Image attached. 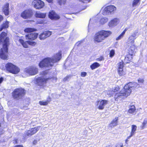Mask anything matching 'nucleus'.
<instances>
[{
  "instance_id": "nucleus-1",
  "label": "nucleus",
  "mask_w": 147,
  "mask_h": 147,
  "mask_svg": "<svg viewBox=\"0 0 147 147\" xmlns=\"http://www.w3.org/2000/svg\"><path fill=\"white\" fill-rule=\"evenodd\" d=\"M139 85L135 82H130L125 85L123 89L121 90L119 93H116L115 95L114 98L115 100L117 99L123 97H127L131 94L133 88L139 87Z\"/></svg>"
},
{
  "instance_id": "nucleus-2",
  "label": "nucleus",
  "mask_w": 147,
  "mask_h": 147,
  "mask_svg": "<svg viewBox=\"0 0 147 147\" xmlns=\"http://www.w3.org/2000/svg\"><path fill=\"white\" fill-rule=\"evenodd\" d=\"M6 36L7 34L4 32L0 35V44H3V48L0 50V57L3 59H6L8 57V47L9 44V38Z\"/></svg>"
},
{
  "instance_id": "nucleus-48",
  "label": "nucleus",
  "mask_w": 147,
  "mask_h": 147,
  "mask_svg": "<svg viewBox=\"0 0 147 147\" xmlns=\"http://www.w3.org/2000/svg\"><path fill=\"white\" fill-rule=\"evenodd\" d=\"M104 58L102 57H100L98 58H97V60L98 61H101L102 60H104Z\"/></svg>"
},
{
  "instance_id": "nucleus-17",
  "label": "nucleus",
  "mask_w": 147,
  "mask_h": 147,
  "mask_svg": "<svg viewBox=\"0 0 147 147\" xmlns=\"http://www.w3.org/2000/svg\"><path fill=\"white\" fill-rule=\"evenodd\" d=\"M131 131L130 133V135L127 137V139L130 138L131 137L134 136L136 133V131L137 130V127L136 125H133L131 126Z\"/></svg>"
},
{
  "instance_id": "nucleus-43",
  "label": "nucleus",
  "mask_w": 147,
  "mask_h": 147,
  "mask_svg": "<svg viewBox=\"0 0 147 147\" xmlns=\"http://www.w3.org/2000/svg\"><path fill=\"white\" fill-rule=\"evenodd\" d=\"M71 76H68L65 78L63 80L64 81H66L68 80L69 78H70Z\"/></svg>"
},
{
  "instance_id": "nucleus-16",
  "label": "nucleus",
  "mask_w": 147,
  "mask_h": 147,
  "mask_svg": "<svg viewBox=\"0 0 147 147\" xmlns=\"http://www.w3.org/2000/svg\"><path fill=\"white\" fill-rule=\"evenodd\" d=\"M9 3H6L3 7L2 11L6 16L8 15L9 13Z\"/></svg>"
},
{
  "instance_id": "nucleus-36",
  "label": "nucleus",
  "mask_w": 147,
  "mask_h": 147,
  "mask_svg": "<svg viewBox=\"0 0 147 147\" xmlns=\"http://www.w3.org/2000/svg\"><path fill=\"white\" fill-rule=\"evenodd\" d=\"M66 0H58V2L60 5L64 4L66 2Z\"/></svg>"
},
{
  "instance_id": "nucleus-13",
  "label": "nucleus",
  "mask_w": 147,
  "mask_h": 147,
  "mask_svg": "<svg viewBox=\"0 0 147 147\" xmlns=\"http://www.w3.org/2000/svg\"><path fill=\"white\" fill-rule=\"evenodd\" d=\"M124 67V63L122 61H121L118 64V71L120 76L123 74V68Z\"/></svg>"
},
{
  "instance_id": "nucleus-4",
  "label": "nucleus",
  "mask_w": 147,
  "mask_h": 147,
  "mask_svg": "<svg viewBox=\"0 0 147 147\" xmlns=\"http://www.w3.org/2000/svg\"><path fill=\"white\" fill-rule=\"evenodd\" d=\"M111 34L110 31L102 30L97 32L95 34L94 40L95 43H100L108 36Z\"/></svg>"
},
{
  "instance_id": "nucleus-18",
  "label": "nucleus",
  "mask_w": 147,
  "mask_h": 147,
  "mask_svg": "<svg viewBox=\"0 0 147 147\" xmlns=\"http://www.w3.org/2000/svg\"><path fill=\"white\" fill-rule=\"evenodd\" d=\"M119 21L118 19L115 18L112 20L109 24V26H114L116 25L119 22Z\"/></svg>"
},
{
  "instance_id": "nucleus-49",
  "label": "nucleus",
  "mask_w": 147,
  "mask_h": 147,
  "mask_svg": "<svg viewBox=\"0 0 147 147\" xmlns=\"http://www.w3.org/2000/svg\"><path fill=\"white\" fill-rule=\"evenodd\" d=\"M48 73V71H45L42 73V75L43 76L45 75L46 74H47Z\"/></svg>"
},
{
  "instance_id": "nucleus-54",
  "label": "nucleus",
  "mask_w": 147,
  "mask_h": 147,
  "mask_svg": "<svg viewBox=\"0 0 147 147\" xmlns=\"http://www.w3.org/2000/svg\"><path fill=\"white\" fill-rule=\"evenodd\" d=\"M81 42V41H79V42H78L77 43H76V44H77L78 43V46L79 45V44H80V43Z\"/></svg>"
},
{
  "instance_id": "nucleus-38",
  "label": "nucleus",
  "mask_w": 147,
  "mask_h": 147,
  "mask_svg": "<svg viewBox=\"0 0 147 147\" xmlns=\"http://www.w3.org/2000/svg\"><path fill=\"white\" fill-rule=\"evenodd\" d=\"M36 4L37 0H34V1L32 2V5L34 8H36V9H37L36 8L37 7Z\"/></svg>"
},
{
  "instance_id": "nucleus-55",
  "label": "nucleus",
  "mask_w": 147,
  "mask_h": 147,
  "mask_svg": "<svg viewBox=\"0 0 147 147\" xmlns=\"http://www.w3.org/2000/svg\"><path fill=\"white\" fill-rule=\"evenodd\" d=\"M128 59V57H125V60H127Z\"/></svg>"
},
{
  "instance_id": "nucleus-52",
  "label": "nucleus",
  "mask_w": 147,
  "mask_h": 147,
  "mask_svg": "<svg viewBox=\"0 0 147 147\" xmlns=\"http://www.w3.org/2000/svg\"><path fill=\"white\" fill-rule=\"evenodd\" d=\"M38 19H37V23H39V24H42V23H43V21L39 22H38Z\"/></svg>"
},
{
  "instance_id": "nucleus-31",
  "label": "nucleus",
  "mask_w": 147,
  "mask_h": 147,
  "mask_svg": "<svg viewBox=\"0 0 147 147\" xmlns=\"http://www.w3.org/2000/svg\"><path fill=\"white\" fill-rule=\"evenodd\" d=\"M108 21L107 19L105 18H102L100 21V23L101 24H103L106 22Z\"/></svg>"
},
{
  "instance_id": "nucleus-22",
  "label": "nucleus",
  "mask_w": 147,
  "mask_h": 147,
  "mask_svg": "<svg viewBox=\"0 0 147 147\" xmlns=\"http://www.w3.org/2000/svg\"><path fill=\"white\" fill-rule=\"evenodd\" d=\"M8 24L9 22L7 21H6L5 23H3L1 26L0 31H1L3 29L8 28L9 27Z\"/></svg>"
},
{
  "instance_id": "nucleus-37",
  "label": "nucleus",
  "mask_w": 147,
  "mask_h": 147,
  "mask_svg": "<svg viewBox=\"0 0 147 147\" xmlns=\"http://www.w3.org/2000/svg\"><path fill=\"white\" fill-rule=\"evenodd\" d=\"M115 54V51L114 50H112L110 53V57H113Z\"/></svg>"
},
{
  "instance_id": "nucleus-29",
  "label": "nucleus",
  "mask_w": 147,
  "mask_h": 147,
  "mask_svg": "<svg viewBox=\"0 0 147 147\" xmlns=\"http://www.w3.org/2000/svg\"><path fill=\"white\" fill-rule=\"evenodd\" d=\"M46 16V14L41 13H37V18H44Z\"/></svg>"
},
{
  "instance_id": "nucleus-45",
  "label": "nucleus",
  "mask_w": 147,
  "mask_h": 147,
  "mask_svg": "<svg viewBox=\"0 0 147 147\" xmlns=\"http://www.w3.org/2000/svg\"><path fill=\"white\" fill-rule=\"evenodd\" d=\"M31 130H28L27 132H26V134L28 136H30L32 135V134H31Z\"/></svg>"
},
{
  "instance_id": "nucleus-5",
  "label": "nucleus",
  "mask_w": 147,
  "mask_h": 147,
  "mask_svg": "<svg viewBox=\"0 0 147 147\" xmlns=\"http://www.w3.org/2000/svg\"><path fill=\"white\" fill-rule=\"evenodd\" d=\"M135 39L132 37L130 36L128 38L126 44L128 47H129V52L130 54L132 55L134 52L135 49V46L134 45V40Z\"/></svg>"
},
{
  "instance_id": "nucleus-59",
  "label": "nucleus",
  "mask_w": 147,
  "mask_h": 147,
  "mask_svg": "<svg viewBox=\"0 0 147 147\" xmlns=\"http://www.w3.org/2000/svg\"><path fill=\"white\" fill-rule=\"evenodd\" d=\"M35 81H36V82H37V79H36Z\"/></svg>"
},
{
  "instance_id": "nucleus-28",
  "label": "nucleus",
  "mask_w": 147,
  "mask_h": 147,
  "mask_svg": "<svg viewBox=\"0 0 147 147\" xmlns=\"http://www.w3.org/2000/svg\"><path fill=\"white\" fill-rule=\"evenodd\" d=\"M35 29L34 28H26L24 30V31L26 32H33L34 31H35Z\"/></svg>"
},
{
  "instance_id": "nucleus-47",
  "label": "nucleus",
  "mask_w": 147,
  "mask_h": 147,
  "mask_svg": "<svg viewBox=\"0 0 147 147\" xmlns=\"http://www.w3.org/2000/svg\"><path fill=\"white\" fill-rule=\"evenodd\" d=\"M4 79L3 77H1L0 78V86H1V83L4 81Z\"/></svg>"
},
{
  "instance_id": "nucleus-35",
  "label": "nucleus",
  "mask_w": 147,
  "mask_h": 147,
  "mask_svg": "<svg viewBox=\"0 0 147 147\" xmlns=\"http://www.w3.org/2000/svg\"><path fill=\"white\" fill-rule=\"evenodd\" d=\"M39 38L40 40L44 39L46 38L45 36V34L44 32H43L41 34H40L39 35Z\"/></svg>"
},
{
  "instance_id": "nucleus-39",
  "label": "nucleus",
  "mask_w": 147,
  "mask_h": 147,
  "mask_svg": "<svg viewBox=\"0 0 147 147\" xmlns=\"http://www.w3.org/2000/svg\"><path fill=\"white\" fill-rule=\"evenodd\" d=\"M31 134L32 135L35 133L37 132V129L36 128H33L31 129Z\"/></svg>"
},
{
  "instance_id": "nucleus-6",
  "label": "nucleus",
  "mask_w": 147,
  "mask_h": 147,
  "mask_svg": "<svg viewBox=\"0 0 147 147\" xmlns=\"http://www.w3.org/2000/svg\"><path fill=\"white\" fill-rule=\"evenodd\" d=\"M25 94V90L21 88L15 89L12 93L14 98L18 99L21 98Z\"/></svg>"
},
{
  "instance_id": "nucleus-30",
  "label": "nucleus",
  "mask_w": 147,
  "mask_h": 147,
  "mask_svg": "<svg viewBox=\"0 0 147 147\" xmlns=\"http://www.w3.org/2000/svg\"><path fill=\"white\" fill-rule=\"evenodd\" d=\"M44 33L45 34L46 38L49 37L51 34V32L49 31L44 32Z\"/></svg>"
},
{
  "instance_id": "nucleus-41",
  "label": "nucleus",
  "mask_w": 147,
  "mask_h": 147,
  "mask_svg": "<svg viewBox=\"0 0 147 147\" xmlns=\"http://www.w3.org/2000/svg\"><path fill=\"white\" fill-rule=\"evenodd\" d=\"M139 83L142 84L144 82V80L143 78H139L138 80Z\"/></svg>"
},
{
  "instance_id": "nucleus-51",
  "label": "nucleus",
  "mask_w": 147,
  "mask_h": 147,
  "mask_svg": "<svg viewBox=\"0 0 147 147\" xmlns=\"http://www.w3.org/2000/svg\"><path fill=\"white\" fill-rule=\"evenodd\" d=\"M15 147H23L21 145H18L16 146Z\"/></svg>"
},
{
  "instance_id": "nucleus-9",
  "label": "nucleus",
  "mask_w": 147,
  "mask_h": 147,
  "mask_svg": "<svg viewBox=\"0 0 147 147\" xmlns=\"http://www.w3.org/2000/svg\"><path fill=\"white\" fill-rule=\"evenodd\" d=\"M36 67L35 65L30 66L25 69L24 71L29 75H34L36 74Z\"/></svg>"
},
{
  "instance_id": "nucleus-60",
  "label": "nucleus",
  "mask_w": 147,
  "mask_h": 147,
  "mask_svg": "<svg viewBox=\"0 0 147 147\" xmlns=\"http://www.w3.org/2000/svg\"><path fill=\"white\" fill-rule=\"evenodd\" d=\"M128 63V62H127V61L126 62V63Z\"/></svg>"
},
{
  "instance_id": "nucleus-19",
  "label": "nucleus",
  "mask_w": 147,
  "mask_h": 147,
  "mask_svg": "<svg viewBox=\"0 0 147 147\" xmlns=\"http://www.w3.org/2000/svg\"><path fill=\"white\" fill-rule=\"evenodd\" d=\"M119 90V88L118 87H116L115 88L114 91H108L106 92V94L109 96L110 97L113 95L115 92Z\"/></svg>"
},
{
  "instance_id": "nucleus-21",
  "label": "nucleus",
  "mask_w": 147,
  "mask_h": 147,
  "mask_svg": "<svg viewBox=\"0 0 147 147\" xmlns=\"http://www.w3.org/2000/svg\"><path fill=\"white\" fill-rule=\"evenodd\" d=\"M44 6L43 2L40 0H37V9H40L42 8Z\"/></svg>"
},
{
  "instance_id": "nucleus-12",
  "label": "nucleus",
  "mask_w": 147,
  "mask_h": 147,
  "mask_svg": "<svg viewBox=\"0 0 147 147\" xmlns=\"http://www.w3.org/2000/svg\"><path fill=\"white\" fill-rule=\"evenodd\" d=\"M32 15V11L29 10L24 11L21 14V16L23 18L27 19L31 17Z\"/></svg>"
},
{
  "instance_id": "nucleus-50",
  "label": "nucleus",
  "mask_w": 147,
  "mask_h": 147,
  "mask_svg": "<svg viewBox=\"0 0 147 147\" xmlns=\"http://www.w3.org/2000/svg\"><path fill=\"white\" fill-rule=\"evenodd\" d=\"M3 17L2 15H0V22L3 20Z\"/></svg>"
},
{
  "instance_id": "nucleus-15",
  "label": "nucleus",
  "mask_w": 147,
  "mask_h": 147,
  "mask_svg": "<svg viewBox=\"0 0 147 147\" xmlns=\"http://www.w3.org/2000/svg\"><path fill=\"white\" fill-rule=\"evenodd\" d=\"M26 39H29L31 40H34L37 38V33H32L26 35Z\"/></svg>"
},
{
  "instance_id": "nucleus-26",
  "label": "nucleus",
  "mask_w": 147,
  "mask_h": 147,
  "mask_svg": "<svg viewBox=\"0 0 147 147\" xmlns=\"http://www.w3.org/2000/svg\"><path fill=\"white\" fill-rule=\"evenodd\" d=\"M135 107L134 105L131 106L128 110V113H133L135 111Z\"/></svg>"
},
{
  "instance_id": "nucleus-44",
  "label": "nucleus",
  "mask_w": 147,
  "mask_h": 147,
  "mask_svg": "<svg viewBox=\"0 0 147 147\" xmlns=\"http://www.w3.org/2000/svg\"><path fill=\"white\" fill-rule=\"evenodd\" d=\"M87 75V73L86 72H83L81 73V76L82 77H85Z\"/></svg>"
},
{
  "instance_id": "nucleus-10",
  "label": "nucleus",
  "mask_w": 147,
  "mask_h": 147,
  "mask_svg": "<svg viewBox=\"0 0 147 147\" xmlns=\"http://www.w3.org/2000/svg\"><path fill=\"white\" fill-rule=\"evenodd\" d=\"M108 103V101L105 100H102L101 101H98L96 102V105L98 108L100 110L104 109L105 106Z\"/></svg>"
},
{
  "instance_id": "nucleus-42",
  "label": "nucleus",
  "mask_w": 147,
  "mask_h": 147,
  "mask_svg": "<svg viewBox=\"0 0 147 147\" xmlns=\"http://www.w3.org/2000/svg\"><path fill=\"white\" fill-rule=\"evenodd\" d=\"M91 0H79L80 1L84 3H87L90 2Z\"/></svg>"
},
{
  "instance_id": "nucleus-56",
  "label": "nucleus",
  "mask_w": 147,
  "mask_h": 147,
  "mask_svg": "<svg viewBox=\"0 0 147 147\" xmlns=\"http://www.w3.org/2000/svg\"><path fill=\"white\" fill-rule=\"evenodd\" d=\"M3 133V132L2 131H0V135H1Z\"/></svg>"
},
{
  "instance_id": "nucleus-8",
  "label": "nucleus",
  "mask_w": 147,
  "mask_h": 147,
  "mask_svg": "<svg viewBox=\"0 0 147 147\" xmlns=\"http://www.w3.org/2000/svg\"><path fill=\"white\" fill-rule=\"evenodd\" d=\"M16 42V43L18 42H20L23 47L25 48H28L29 45L34 46L36 44V43L34 41H26L24 42L22 39L20 38L19 37H18L17 39Z\"/></svg>"
},
{
  "instance_id": "nucleus-20",
  "label": "nucleus",
  "mask_w": 147,
  "mask_h": 147,
  "mask_svg": "<svg viewBox=\"0 0 147 147\" xmlns=\"http://www.w3.org/2000/svg\"><path fill=\"white\" fill-rule=\"evenodd\" d=\"M118 117H116L111 122L110 124V126L111 127H114L117 125Z\"/></svg>"
},
{
  "instance_id": "nucleus-61",
  "label": "nucleus",
  "mask_w": 147,
  "mask_h": 147,
  "mask_svg": "<svg viewBox=\"0 0 147 147\" xmlns=\"http://www.w3.org/2000/svg\"><path fill=\"white\" fill-rule=\"evenodd\" d=\"M35 141H34V142H33V143H34V142H35Z\"/></svg>"
},
{
  "instance_id": "nucleus-34",
  "label": "nucleus",
  "mask_w": 147,
  "mask_h": 147,
  "mask_svg": "<svg viewBox=\"0 0 147 147\" xmlns=\"http://www.w3.org/2000/svg\"><path fill=\"white\" fill-rule=\"evenodd\" d=\"M140 1V0H134L132 4L133 6L135 7L136 6Z\"/></svg>"
},
{
  "instance_id": "nucleus-14",
  "label": "nucleus",
  "mask_w": 147,
  "mask_h": 147,
  "mask_svg": "<svg viewBox=\"0 0 147 147\" xmlns=\"http://www.w3.org/2000/svg\"><path fill=\"white\" fill-rule=\"evenodd\" d=\"M49 79V78H38V79H37V85L38 86H42L44 84L46 83Z\"/></svg>"
},
{
  "instance_id": "nucleus-57",
  "label": "nucleus",
  "mask_w": 147,
  "mask_h": 147,
  "mask_svg": "<svg viewBox=\"0 0 147 147\" xmlns=\"http://www.w3.org/2000/svg\"><path fill=\"white\" fill-rule=\"evenodd\" d=\"M35 16L36 17H37V13L36 12L35 14Z\"/></svg>"
},
{
  "instance_id": "nucleus-32",
  "label": "nucleus",
  "mask_w": 147,
  "mask_h": 147,
  "mask_svg": "<svg viewBox=\"0 0 147 147\" xmlns=\"http://www.w3.org/2000/svg\"><path fill=\"white\" fill-rule=\"evenodd\" d=\"M147 123V119L145 118L144 120V121L142 123V129H144L145 127V125Z\"/></svg>"
},
{
  "instance_id": "nucleus-58",
  "label": "nucleus",
  "mask_w": 147,
  "mask_h": 147,
  "mask_svg": "<svg viewBox=\"0 0 147 147\" xmlns=\"http://www.w3.org/2000/svg\"><path fill=\"white\" fill-rule=\"evenodd\" d=\"M86 8V6H85L84 7V8L83 9H85Z\"/></svg>"
},
{
  "instance_id": "nucleus-3",
  "label": "nucleus",
  "mask_w": 147,
  "mask_h": 147,
  "mask_svg": "<svg viewBox=\"0 0 147 147\" xmlns=\"http://www.w3.org/2000/svg\"><path fill=\"white\" fill-rule=\"evenodd\" d=\"M61 58V54L59 52L54 55L51 58H45L39 63V66L41 68L50 67L54 65V63L59 61Z\"/></svg>"
},
{
  "instance_id": "nucleus-27",
  "label": "nucleus",
  "mask_w": 147,
  "mask_h": 147,
  "mask_svg": "<svg viewBox=\"0 0 147 147\" xmlns=\"http://www.w3.org/2000/svg\"><path fill=\"white\" fill-rule=\"evenodd\" d=\"M102 13L103 15H109L110 13H111L109 11V10L106 7L103 10Z\"/></svg>"
},
{
  "instance_id": "nucleus-25",
  "label": "nucleus",
  "mask_w": 147,
  "mask_h": 147,
  "mask_svg": "<svg viewBox=\"0 0 147 147\" xmlns=\"http://www.w3.org/2000/svg\"><path fill=\"white\" fill-rule=\"evenodd\" d=\"M127 30V29L125 28L123 31L116 38V40H119L123 38Z\"/></svg>"
},
{
  "instance_id": "nucleus-46",
  "label": "nucleus",
  "mask_w": 147,
  "mask_h": 147,
  "mask_svg": "<svg viewBox=\"0 0 147 147\" xmlns=\"http://www.w3.org/2000/svg\"><path fill=\"white\" fill-rule=\"evenodd\" d=\"M123 144L121 143H120L117 144L116 147H123Z\"/></svg>"
},
{
  "instance_id": "nucleus-33",
  "label": "nucleus",
  "mask_w": 147,
  "mask_h": 147,
  "mask_svg": "<svg viewBox=\"0 0 147 147\" xmlns=\"http://www.w3.org/2000/svg\"><path fill=\"white\" fill-rule=\"evenodd\" d=\"M49 101H47L45 102L41 101L39 102V104L40 105H46L48 104Z\"/></svg>"
},
{
  "instance_id": "nucleus-11",
  "label": "nucleus",
  "mask_w": 147,
  "mask_h": 147,
  "mask_svg": "<svg viewBox=\"0 0 147 147\" xmlns=\"http://www.w3.org/2000/svg\"><path fill=\"white\" fill-rule=\"evenodd\" d=\"M49 16L51 19L55 20L60 18V16L53 11H51L49 12Z\"/></svg>"
},
{
  "instance_id": "nucleus-24",
  "label": "nucleus",
  "mask_w": 147,
  "mask_h": 147,
  "mask_svg": "<svg viewBox=\"0 0 147 147\" xmlns=\"http://www.w3.org/2000/svg\"><path fill=\"white\" fill-rule=\"evenodd\" d=\"M100 66V65L98 63L95 62L90 65V68L93 70L98 67Z\"/></svg>"
},
{
  "instance_id": "nucleus-7",
  "label": "nucleus",
  "mask_w": 147,
  "mask_h": 147,
  "mask_svg": "<svg viewBox=\"0 0 147 147\" xmlns=\"http://www.w3.org/2000/svg\"><path fill=\"white\" fill-rule=\"evenodd\" d=\"M5 67L8 71L13 74H17L20 71L19 68L11 63L6 64Z\"/></svg>"
},
{
  "instance_id": "nucleus-23",
  "label": "nucleus",
  "mask_w": 147,
  "mask_h": 147,
  "mask_svg": "<svg viewBox=\"0 0 147 147\" xmlns=\"http://www.w3.org/2000/svg\"><path fill=\"white\" fill-rule=\"evenodd\" d=\"M106 7L107 9L109 10V11L111 13L112 12L116 9V7L115 6L112 5L107 6Z\"/></svg>"
},
{
  "instance_id": "nucleus-40",
  "label": "nucleus",
  "mask_w": 147,
  "mask_h": 147,
  "mask_svg": "<svg viewBox=\"0 0 147 147\" xmlns=\"http://www.w3.org/2000/svg\"><path fill=\"white\" fill-rule=\"evenodd\" d=\"M137 32H134L130 35V36L136 39L137 38Z\"/></svg>"
},
{
  "instance_id": "nucleus-53",
  "label": "nucleus",
  "mask_w": 147,
  "mask_h": 147,
  "mask_svg": "<svg viewBox=\"0 0 147 147\" xmlns=\"http://www.w3.org/2000/svg\"><path fill=\"white\" fill-rule=\"evenodd\" d=\"M49 3L51 2L53 0H46Z\"/></svg>"
}]
</instances>
